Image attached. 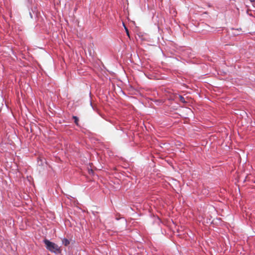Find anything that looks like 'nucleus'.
<instances>
[{
	"label": "nucleus",
	"instance_id": "nucleus-1",
	"mask_svg": "<svg viewBox=\"0 0 255 255\" xmlns=\"http://www.w3.org/2000/svg\"><path fill=\"white\" fill-rule=\"evenodd\" d=\"M43 242L45 245L46 248L50 252L55 254L61 253V248L58 245L49 241L47 239L44 240Z\"/></svg>",
	"mask_w": 255,
	"mask_h": 255
},
{
	"label": "nucleus",
	"instance_id": "nucleus-2",
	"mask_svg": "<svg viewBox=\"0 0 255 255\" xmlns=\"http://www.w3.org/2000/svg\"><path fill=\"white\" fill-rule=\"evenodd\" d=\"M62 241L63 244H64L65 246H67L70 244L69 241L66 238H64Z\"/></svg>",
	"mask_w": 255,
	"mask_h": 255
},
{
	"label": "nucleus",
	"instance_id": "nucleus-3",
	"mask_svg": "<svg viewBox=\"0 0 255 255\" xmlns=\"http://www.w3.org/2000/svg\"><path fill=\"white\" fill-rule=\"evenodd\" d=\"M73 119L74 120V123L77 126H78V121L79 119L76 116H73Z\"/></svg>",
	"mask_w": 255,
	"mask_h": 255
},
{
	"label": "nucleus",
	"instance_id": "nucleus-4",
	"mask_svg": "<svg viewBox=\"0 0 255 255\" xmlns=\"http://www.w3.org/2000/svg\"><path fill=\"white\" fill-rule=\"evenodd\" d=\"M180 100L182 102H185L184 98L182 96H180Z\"/></svg>",
	"mask_w": 255,
	"mask_h": 255
},
{
	"label": "nucleus",
	"instance_id": "nucleus-5",
	"mask_svg": "<svg viewBox=\"0 0 255 255\" xmlns=\"http://www.w3.org/2000/svg\"><path fill=\"white\" fill-rule=\"evenodd\" d=\"M125 29H126V31L127 34L129 36L128 30V28L125 26Z\"/></svg>",
	"mask_w": 255,
	"mask_h": 255
}]
</instances>
